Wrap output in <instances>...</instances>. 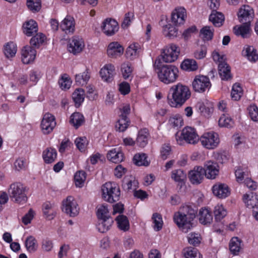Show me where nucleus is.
Masks as SVG:
<instances>
[{"label":"nucleus","instance_id":"1","mask_svg":"<svg viewBox=\"0 0 258 258\" xmlns=\"http://www.w3.org/2000/svg\"><path fill=\"white\" fill-rule=\"evenodd\" d=\"M198 209L194 205L185 204L181 206L179 211L174 213L173 220L178 228L183 232L187 233L193 227V221L196 218Z\"/></svg>","mask_w":258,"mask_h":258},{"label":"nucleus","instance_id":"2","mask_svg":"<svg viewBox=\"0 0 258 258\" xmlns=\"http://www.w3.org/2000/svg\"><path fill=\"white\" fill-rule=\"evenodd\" d=\"M191 92L188 86L178 83L169 89L168 103L173 107H180L190 97Z\"/></svg>","mask_w":258,"mask_h":258},{"label":"nucleus","instance_id":"3","mask_svg":"<svg viewBox=\"0 0 258 258\" xmlns=\"http://www.w3.org/2000/svg\"><path fill=\"white\" fill-rule=\"evenodd\" d=\"M155 67L158 70L159 80L165 84L175 82L179 77L177 67L171 64H162L160 58H157L155 61Z\"/></svg>","mask_w":258,"mask_h":258},{"label":"nucleus","instance_id":"4","mask_svg":"<svg viewBox=\"0 0 258 258\" xmlns=\"http://www.w3.org/2000/svg\"><path fill=\"white\" fill-rule=\"evenodd\" d=\"M8 194L14 202L18 204H24L27 201L26 187L20 182L11 184L8 189Z\"/></svg>","mask_w":258,"mask_h":258},{"label":"nucleus","instance_id":"5","mask_svg":"<svg viewBox=\"0 0 258 258\" xmlns=\"http://www.w3.org/2000/svg\"><path fill=\"white\" fill-rule=\"evenodd\" d=\"M176 140L179 145H182L184 141L186 143L195 145L200 140L199 137L194 128L189 126L184 127L180 133L175 135Z\"/></svg>","mask_w":258,"mask_h":258},{"label":"nucleus","instance_id":"6","mask_svg":"<svg viewBox=\"0 0 258 258\" xmlns=\"http://www.w3.org/2000/svg\"><path fill=\"white\" fill-rule=\"evenodd\" d=\"M102 197L105 201L112 203L119 199L120 191L115 183H105L102 187Z\"/></svg>","mask_w":258,"mask_h":258},{"label":"nucleus","instance_id":"7","mask_svg":"<svg viewBox=\"0 0 258 258\" xmlns=\"http://www.w3.org/2000/svg\"><path fill=\"white\" fill-rule=\"evenodd\" d=\"M179 52V48L176 45L171 44L162 49V53L158 58L161 59V62L163 61L170 63L177 59Z\"/></svg>","mask_w":258,"mask_h":258},{"label":"nucleus","instance_id":"8","mask_svg":"<svg viewBox=\"0 0 258 258\" xmlns=\"http://www.w3.org/2000/svg\"><path fill=\"white\" fill-rule=\"evenodd\" d=\"M199 141L201 142L202 146L208 149H215L220 143L218 134L213 132L204 134Z\"/></svg>","mask_w":258,"mask_h":258},{"label":"nucleus","instance_id":"9","mask_svg":"<svg viewBox=\"0 0 258 258\" xmlns=\"http://www.w3.org/2000/svg\"><path fill=\"white\" fill-rule=\"evenodd\" d=\"M62 210L70 217H75L78 215L79 205L73 197L68 196L63 201Z\"/></svg>","mask_w":258,"mask_h":258},{"label":"nucleus","instance_id":"10","mask_svg":"<svg viewBox=\"0 0 258 258\" xmlns=\"http://www.w3.org/2000/svg\"><path fill=\"white\" fill-rule=\"evenodd\" d=\"M211 86V84L210 79L206 76H196L192 82L193 90L199 93L205 92L206 90L209 89Z\"/></svg>","mask_w":258,"mask_h":258},{"label":"nucleus","instance_id":"11","mask_svg":"<svg viewBox=\"0 0 258 258\" xmlns=\"http://www.w3.org/2000/svg\"><path fill=\"white\" fill-rule=\"evenodd\" d=\"M121 114L120 118L116 124V127L118 128L119 132H124L126 130L130 123L127 117L130 114L131 108L130 105L128 104H125L120 109Z\"/></svg>","mask_w":258,"mask_h":258},{"label":"nucleus","instance_id":"12","mask_svg":"<svg viewBox=\"0 0 258 258\" xmlns=\"http://www.w3.org/2000/svg\"><path fill=\"white\" fill-rule=\"evenodd\" d=\"M56 126L54 116L49 113H45L43 117L41 123V127L43 133L45 135L50 134Z\"/></svg>","mask_w":258,"mask_h":258},{"label":"nucleus","instance_id":"13","mask_svg":"<svg viewBox=\"0 0 258 258\" xmlns=\"http://www.w3.org/2000/svg\"><path fill=\"white\" fill-rule=\"evenodd\" d=\"M237 15L240 23L250 24L254 17V12L250 6L244 5L239 9Z\"/></svg>","mask_w":258,"mask_h":258},{"label":"nucleus","instance_id":"14","mask_svg":"<svg viewBox=\"0 0 258 258\" xmlns=\"http://www.w3.org/2000/svg\"><path fill=\"white\" fill-rule=\"evenodd\" d=\"M205 176L209 179H214L219 173V166L217 163L211 160L206 161L203 167Z\"/></svg>","mask_w":258,"mask_h":258},{"label":"nucleus","instance_id":"15","mask_svg":"<svg viewBox=\"0 0 258 258\" xmlns=\"http://www.w3.org/2000/svg\"><path fill=\"white\" fill-rule=\"evenodd\" d=\"M102 29L106 35L111 36L118 31V25L115 20L106 19L102 23Z\"/></svg>","mask_w":258,"mask_h":258},{"label":"nucleus","instance_id":"16","mask_svg":"<svg viewBox=\"0 0 258 258\" xmlns=\"http://www.w3.org/2000/svg\"><path fill=\"white\" fill-rule=\"evenodd\" d=\"M21 55L22 62L25 64H28L35 59L36 51L32 46L26 45L22 49Z\"/></svg>","mask_w":258,"mask_h":258},{"label":"nucleus","instance_id":"17","mask_svg":"<svg viewBox=\"0 0 258 258\" xmlns=\"http://www.w3.org/2000/svg\"><path fill=\"white\" fill-rule=\"evenodd\" d=\"M204 171L201 166L195 167L188 173V178L191 183L199 184L201 183L204 177Z\"/></svg>","mask_w":258,"mask_h":258},{"label":"nucleus","instance_id":"18","mask_svg":"<svg viewBox=\"0 0 258 258\" xmlns=\"http://www.w3.org/2000/svg\"><path fill=\"white\" fill-rule=\"evenodd\" d=\"M84 47V43L82 39L74 36L70 40L68 48L70 52L77 54L80 53Z\"/></svg>","mask_w":258,"mask_h":258},{"label":"nucleus","instance_id":"19","mask_svg":"<svg viewBox=\"0 0 258 258\" xmlns=\"http://www.w3.org/2000/svg\"><path fill=\"white\" fill-rule=\"evenodd\" d=\"M60 29L66 34H72L75 31V22L73 17L67 16L60 24Z\"/></svg>","mask_w":258,"mask_h":258},{"label":"nucleus","instance_id":"20","mask_svg":"<svg viewBox=\"0 0 258 258\" xmlns=\"http://www.w3.org/2000/svg\"><path fill=\"white\" fill-rule=\"evenodd\" d=\"M213 193L220 199H224L230 195V190L228 185L225 183H218L212 188Z\"/></svg>","mask_w":258,"mask_h":258},{"label":"nucleus","instance_id":"21","mask_svg":"<svg viewBox=\"0 0 258 258\" xmlns=\"http://www.w3.org/2000/svg\"><path fill=\"white\" fill-rule=\"evenodd\" d=\"M186 17V10L184 8L175 9L172 13V22L176 26L183 24Z\"/></svg>","mask_w":258,"mask_h":258},{"label":"nucleus","instance_id":"22","mask_svg":"<svg viewBox=\"0 0 258 258\" xmlns=\"http://www.w3.org/2000/svg\"><path fill=\"white\" fill-rule=\"evenodd\" d=\"M100 75L102 79L106 82H111L115 75L114 66L108 63L105 64L100 71Z\"/></svg>","mask_w":258,"mask_h":258},{"label":"nucleus","instance_id":"23","mask_svg":"<svg viewBox=\"0 0 258 258\" xmlns=\"http://www.w3.org/2000/svg\"><path fill=\"white\" fill-rule=\"evenodd\" d=\"M242 199L247 208L253 210L258 209V196L256 195L252 192L243 195Z\"/></svg>","mask_w":258,"mask_h":258},{"label":"nucleus","instance_id":"24","mask_svg":"<svg viewBox=\"0 0 258 258\" xmlns=\"http://www.w3.org/2000/svg\"><path fill=\"white\" fill-rule=\"evenodd\" d=\"M24 33L27 36H31L38 31L37 23L33 20L25 22L23 25Z\"/></svg>","mask_w":258,"mask_h":258},{"label":"nucleus","instance_id":"25","mask_svg":"<svg viewBox=\"0 0 258 258\" xmlns=\"http://www.w3.org/2000/svg\"><path fill=\"white\" fill-rule=\"evenodd\" d=\"M242 55L251 62H254L258 60L256 50L252 46L245 45L242 51Z\"/></svg>","mask_w":258,"mask_h":258},{"label":"nucleus","instance_id":"26","mask_svg":"<svg viewBox=\"0 0 258 258\" xmlns=\"http://www.w3.org/2000/svg\"><path fill=\"white\" fill-rule=\"evenodd\" d=\"M123 52V48L117 42L110 43L107 49L108 55L112 57L121 55Z\"/></svg>","mask_w":258,"mask_h":258},{"label":"nucleus","instance_id":"27","mask_svg":"<svg viewBox=\"0 0 258 258\" xmlns=\"http://www.w3.org/2000/svg\"><path fill=\"white\" fill-rule=\"evenodd\" d=\"M218 72L222 80L228 81L232 78L230 67L226 62H220L219 63Z\"/></svg>","mask_w":258,"mask_h":258},{"label":"nucleus","instance_id":"28","mask_svg":"<svg viewBox=\"0 0 258 258\" xmlns=\"http://www.w3.org/2000/svg\"><path fill=\"white\" fill-rule=\"evenodd\" d=\"M107 158L113 163H118L123 160L124 156L121 151L119 150L114 149L108 152Z\"/></svg>","mask_w":258,"mask_h":258},{"label":"nucleus","instance_id":"29","mask_svg":"<svg viewBox=\"0 0 258 258\" xmlns=\"http://www.w3.org/2000/svg\"><path fill=\"white\" fill-rule=\"evenodd\" d=\"M141 51V47L139 44L133 43L127 48L125 55L126 57L132 59L137 57Z\"/></svg>","mask_w":258,"mask_h":258},{"label":"nucleus","instance_id":"30","mask_svg":"<svg viewBox=\"0 0 258 258\" xmlns=\"http://www.w3.org/2000/svg\"><path fill=\"white\" fill-rule=\"evenodd\" d=\"M242 25L236 26L233 28L234 34L237 36H240L242 38H247L250 32V24L242 23Z\"/></svg>","mask_w":258,"mask_h":258},{"label":"nucleus","instance_id":"31","mask_svg":"<svg viewBox=\"0 0 258 258\" xmlns=\"http://www.w3.org/2000/svg\"><path fill=\"white\" fill-rule=\"evenodd\" d=\"M149 135V134L147 128L140 130L136 140L137 145L142 148L145 147L148 143Z\"/></svg>","mask_w":258,"mask_h":258},{"label":"nucleus","instance_id":"32","mask_svg":"<svg viewBox=\"0 0 258 258\" xmlns=\"http://www.w3.org/2000/svg\"><path fill=\"white\" fill-rule=\"evenodd\" d=\"M213 220V216L208 209H201L199 212V221L201 223L206 225L210 224Z\"/></svg>","mask_w":258,"mask_h":258},{"label":"nucleus","instance_id":"33","mask_svg":"<svg viewBox=\"0 0 258 258\" xmlns=\"http://www.w3.org/2000/svg\"><path fill=\"white\" fill-rule=\"evenodd\" d=\"M56 157V151L53 148H47L43 152V158L46 163L49 164L53 162Z\"/></svg>","mask_w":258,"mask_h":258},{"label":"nucleus","instance_id":"34","mask_svg":"<svg viewBox=\"0 0 258 258\" xmlns=\"http://www.w3.org/2000/svg\"><path fill=\"white\" fill-rule=\"evenodd\" d=\"M180 67L183 70L191 72L198 70V65L195 60L193 59H186L181 63Z\"/></svg>","mask_w":258,"mask_h":258},{"label":"nucleus","instance_id":"35","mask_svg":"<svg viewBox=\"0 0 258 258\" xmlns=\"http://www.w3.org/2000/svg\"><path fill=\"white\" fill-rule=\"evenodd\" d=\"M122 186L123 189L127 191H135L138 186V182L137 180L127 178H124L122 180Z\"/></svg>","mask_w":258,"mask_h":258},{"label":"nucleus","instance_id":"36","mask_svg":"<svg viewBox=\"0 0 258 258\" xmlns=\"http://www.w3.org/2000/svg\"><path fill=\"white\" fill-rule=\"evenodd\" d=\"M54 204L49 202H45L43 205V212L45 217L49 220L53 219L56 215V212L53 210Z\"/></svg>","mask_w":258,"mask_h":258},{"label":"nucleus","instance_id":"37","mask_svg":"<svg viewBox=\"0 0 258 258\" xmlns=\"http://www.w3.org/2000/svg\"><path fill=\"white\" fill-rule=\"evenodd\" d=\"M113 222V221L112 218L99 219L97 228L100 232H106L109 229Z\"/></svg>","mask_w":258,"mask_h":258},{"label":"nucleus","instance_id":"38","mask_svg":"<svg viewBox=\"0 0 258 258\" xmlns=\"http://www.w3.org/2000/svg\"><path fill=\"white\" fill-rule=\"evenodd\" d=\"M119 229L124 231H127L130 228V223L126 216L120 214L115 218Z\"/></svg>","mask_w":258,"mask_h":258},{"label":"nucleus","instance_id":"39","mask_svg":"<svg viewBox=\"0 0 258 258\" xmlns=\"http://www.w3.org/2000/svg\"><path fill=\"white\" fill-rule=\"evenodd\" d=\"M25 245L27 251L30 253L35 252L38 248L37 240L32 236H29L27 237L25 242Z\"/></svg>","mask_w":258,"mask_h":258},{"label":"nucleus","instance_id":"40","mask_svg":"<svg viewBox=\"0 0 258 258\" xmlns=\"http://www.w3.org/2000/svg\"><path fill=\"white\" fill-rule=\"evenodd\" d=\"M84 122L83 115L79 112H75L70 117V122L76 128H78Z\"/></svg>","mask_w":258,"mask_h":258},{"label":"nucleus","instance_id":"41","mask_svg":"<svg viewBox=\"0 0 258 258\" xmlns=\"http://www.w3.org/2000/svg\"><path fill=\"white\" fill-rule=\"evenodd\" d=\"M17 52V45L13 42H8L4 48V52L7 58L14 57Z\"/></svg>","mask_w":258,"mask_h":258},{"label":"nucleus","instance_id":"42","mask_svg":"<svg viewBox=\"0 0 258 258\" xmlns=\"http://www.w3.org/2000/svg\"><path fill=\"white\" fill-rule=\"evenodd\" d=\"M134 163L138 166H147L149 165L150 162L148 160V156L145 153H138L135 155L134 157Z\"/></svg>","mask_w":258,"mask_h":258},{"label":"nucleus","instance_id":"43","mask_svg":"<svg viewBox=\"0 0 258 258\" xmlns=\"http://www.w3.org/2000/svg\"><path fill=\"white\" fill-rule=\"evenodd\" d=\"M90 78V76L88 71L87 69H86L83 73L75 75V82L76 84L83 86L87 83Z\"/></svg>","mask_w":258,"mask_h":258},{"label":"nucleus","instance_id":"44","mask_svg":"<svg viewBox=\"0 0 258 258\" xmlns=\"http://www.w3.org/2000/svg\"><path fill=\"white\" fill-rule=\"evenodd\" d=\"M224 20V15L219 12H212L209 16V20L212 22L216 27H220L222 25Z\"/></svg>","mask_w":258,"mask_h":258},{"label":"nucleus","instance_id":"45","mask_svg":"<svg viewBox=\"0 0 258 258\" xmlns=\"http://www.w3.org/2000/svg\"><path fill=\"white\" fill-rule=\"evenodd\" d=\"M84 97L85 92L82 89H76L72 94V99L76 106H79L84 101Z\"/></svg>","mask_w":258,"mask_h":258},{"label":"nucleus","instance_id":"46","mask_svg":"<svg viewBox=\"0 0 258 258\" xmlns=\"http://www.w3.org/2000/svg\"><path fill=\"white\" fill-rule=\"evenodd\" d=\"M241 241L238 237H233L229 243V249L233 254H237L241 249Z\"/></svg>","mask_w":258,"mask_h":258},{"label":"nucleus","instance_id":"47","mask_svg":"<svg viewBox=\"0 0 258 258\" xmlns=\"http://www.w3.org/2000/svg\"><path fill=\"white\" fill-rule=\"evenodd\" d=\"M171 177L174 181L181 183L186 179V174L181 169H175L172 171Z\"/></svg>","mask_w":258,"mask_h":258},{"label":"nucleus","instance_id":"48","mask_svg":"<svg viewBox=\"0 0 258 258\" xmlns=\"http://www.w3.org/2000/svg\"><path fill=\"white\" fill-rule=\"evenodd\" d=\"M183 253L185 258H202V255L196 248L188 247L184 248Z\"/></svg>","mask_w":258,"mask_h":258},{"label":"nucleus","instance_id":"49","mask_svg":"<svg viewBox=\"0 0 258 258\" xmlns=\"http://www.w3.org/2000/svg\"><path fill=\"white\" fill-rule=\"evenodd\" d=\"M219 125L220 127L231 128L233 126L234 121L228 114H222L219 119Z\"/></svg>","mask_w":258,"mask_h":258},{"label":"nucleus","instance_id":"50","mask_svg":"<svg viewBox=\"0 0 258 258\" xmlns=\"http://www.w3.org/2000/svg\"><path fill=\"white\" fill-rule=\"evenodd\" d=\"M97 216L99 219L111 218L109 215V210L107 206L105 204L98 206L97 207Z\"/></svg>","mask_w":258,"mask_h":258},{"label":"nucleus","instance_id":"51","mask_svg":"<svg viewBox=\"0 0 258 258\" xmlns=\"http://www.w3.org/2000/svg\"><path fill=\"white\" fill-rule=\"evenodd\" d=\"M45 36L42 33H38L33 36L30 41L31 46L35 48H39L45 40Z\"/></svg>","mask_w":258,"mask_h":258},{"label":"nucleus","instance_id":"52","mask_svg":"<svg viewBox=\"0 0 258 258\" xmlns=\"http://www.w3.org/2000/svg\"><path fill=\"white\" fill-rule=\"evenodd\" d=\"M214 214L217 221H220L227 215V211L222 205H217L214 208Z\"/></svg>","mask_w":258,"mask_h":258},{"label":"nucleus","instance_id":"53","mask_svg":"<svg viewBox=\"0 0 258 258\" xmlns=\"http://www.w3.org/2000/svg\"><path fill=\"white\" fill-rule=\"evenodd\" d=\"M243 94L242 89L238 83L233 85L231 93V96L233 100L237 101L239 100Z\"/></svg>","mask_w":258,"mask_h":258},{"label":"nucleus","instance_id":"54","mask_svg":"<svg viewBox=\"0 0 258 258\" xmlns=\"http://www.w3.org/2000/svg\"><path fill=\"white\" fill-rule=\"evenodd\" d=\"M27 6L32 13L38 12L41 8V0H27Z\"/></svg>","mask_w":258,"mask_h":258},{"label":"nucleus","instance_id":"55","mask_svg":"<svg viewBox=\"0 0 258 258\" xmlns=\"http://www.w3.org/2000/svg\"><path fill=\"white\" fill-rule=\"evenodd\" d=\"M121 71L124 79H130L133 71L131 64L128 62L122 63L121 66Z\"/></svg>","mask_w":258,"mask_h":258},{"label":"nucleus","instance_id":"56","mask_svg":"<svg viewBox=\"0 0 258 258\" xmlns=\"http://www.w3.org/2000/svg\"><path fill=\"white\" fill-rule=\"evenodd\" d=\"M86 173L84 171L77 172L74 176L76 185L78 187H82L86 180Z\"/></svg>","mask_w":258,"mask_h":258},{"label":"nucleus","instance_id":"57","mask_svg":"<svg viewBox=\"0 0 258 258\" xmlns=\"http://www.w3.org/2000/svg\"><path fill=\"white\" fill-rule=\"evenodd\" d=\"M200 35L204 41L210 40L213 37V30L209 26H205L201 30Z\"/></svg>","mask_w":258,"mask_h":258},{"label":"nucleus","instance_id":"58","mask_svg":"<svg viewBox=\"0 0 258 258\" xmlns=\"http://www.w3.org/2000/svg\"><path fill=\"white\" fill-rule=\"evenodd\" d=\"M152 218L154 224V229L157 231L160 230L162 229L163 225V221L161 215L157 213H154Z\"/></svg>","mask_w":258,"mask_h":258},{"label":"nucleus","instance_id":"59","mask_svg":"<svg viewBox=\"0 0 258 258\" xmlns=\"http://www.w3.org/2000/svg\"><path fill=\"white\" fill-rule=\"evenodd\" d=\"M75 143L77 146V148L81 152H83L85 151L87 145L88 144V141L86 137H79L77 138L75 140Z\"/></svg>","mask_w":258,"mask_h":258},{"label":"nucleus","instance_id":"60","mask_svg":"<svg viewBox=\"0 0 258 258\" xmlns=\"http://www.w3.org/2000/svg\"><path fill=\"white\" fill-rule=\"evenodd\" d=\"M165 35L169 38H174L177 35V29L171 24H168L165 26L164 29Z\"/></svg>","mask_w":258,"mask_h":258},{"label":"nucleus","instance_id":"61","mask_svg":"<svg viewBox=\"0 0 258 258\" xmlns=\"http://www.w3.org/2000/svg\"><path fill=\"white\" fill-rule=\"evenodd\" d=\"M169 123L173 127H178L182 125L183 122L182 117L179 115H175L169 119Z\"/></svg>","mask_w":258,"mask_h":258},{"label":"nucleus","instance_id":"62","mask_svg":"<svg viewBox=\"0 0 258 258\" xmlns=\"http://www.w3.org/2000/svg\"><path fill=\"white\" fill-rule=\"evenodd\" d=\"M59 84L62 89H68L71 86L72 81L67 75H64L59 81Z\"/></svg>","mask_w":258,"mask_h":258},{"label":"nucleus","instance_id":"63","mask_svg":"<svg viewBox=\"0 0 258 258\" xmlns=\"http://www.w3.org/2000/svg\"><path fill=\"white\" fill-rule=\"evenodd\" d=\"M201 238L198 233H191L188 236V242L195 246L197 245L201 242Z\"/></svg>","mask_w":258,"mask_h":258},{"label":"nucleus","instance_id":"64","mask_svg":"<svg viewBox=\"0 0 258 258\" xmlns=\"http://www.w3.org/2000/svg\"><path fill=\"white\" fill-rule=\"evenodd\" d=\"M248 109L251 119L254 121H258V107L255 105H252Z\"/></svg>","mask_w":258,"mask_h":258}]
</instances>
